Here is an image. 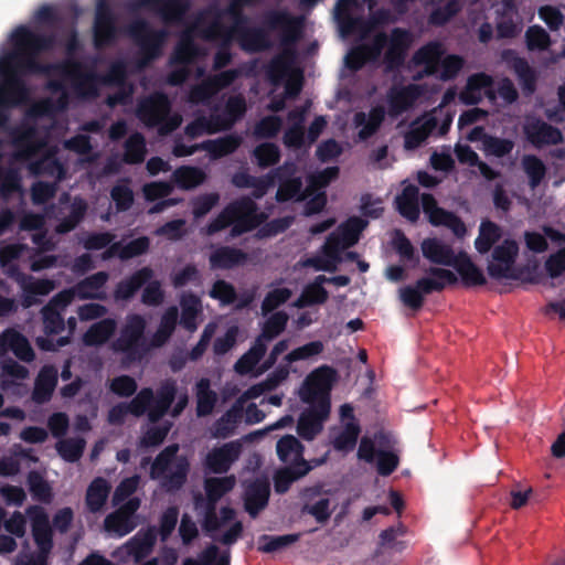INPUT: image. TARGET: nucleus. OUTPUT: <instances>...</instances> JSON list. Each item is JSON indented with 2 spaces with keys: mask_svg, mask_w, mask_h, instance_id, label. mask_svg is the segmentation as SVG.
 Listing matches in <instances>:
<instances>
[{
  "mask_svg": "<svg viewBox=\"0 0 565 565\" xmlns=\"http://www.w3.org/2000/svg\"><path fill=\"white\" fill-rule=\"evenodd\" d=\"M428 277L420 278L416 281L417 287L424 295L431 294L433 291H441L447 286L457 282L456 275L449 269L431 267L428 270Z\"/></svg>",
  "mask_w": 565,
  "mask_h": 565,
  "instance_id": "4c0bfd02",
  "label": "nucleus"
},
{
  "mask_svg": "<svg viewBox=\"0 0 565 565\" xmlns=\"http://www.w3.org/2000/svg\"><path fill=\"white\" fill-rule=\"evenodd\" d=\"M57 384V370L52 365H44L35 380L32 398L36 403L50 401Z\"/></svg>",
  "mask_w": 565,
  "mask_h": 565,
  "instance_id": "58836bf2",
  "label": "nucleus"
},
{
  "mask_svg": "<svg viewBox=\"0 0 565 565\" xmlns=\"http://www.w3.org/2000/svg\"><path fill=\"white\" fill-rule=\"evenodd\" d=\"M242 137L236 134L226 135L224 137L206 140L200 143L202 150L209 152L211 159H220L236 151L242 145Z\"/></svg>",
  "mask_w": 565,
  "mask_h": 565,
  "instance_id": "37998d69",
  "label": "nucleus"
},
{
  "mask_svg": "<svg viewBox=\"0 0 565 565\" xmlns=\"http://www.w3.org/2000/svg\"><path fill=\"white\" fill-rule=\"evenodd\" d=\"M247 111L246 99L243 94L230 96L224 105L222 114H212L218 122L216 130H230Z\"/></svg>",
  "mask_w": 565,
  "mask_h": 565,
  "instance_id": "c756f323",
  "label": "nucleus"
},
{
  "mask_svg": "<svg viewBox=\"0 0 565 565\" xmlns=\"http://www.w3.org/2000/svg\"><path fill=\"white\" fill-rule=\"evenodd\" d=\"M454 267L460 275L462 284L467 287L482 286L486 284L483 271L471 260L466 252H458Z\"/></svg>",
  "mask_w": 565,
  "mask_h": 565,
  "instance_id": "c9c22d12",
  "label": "nucleus"
},
{
  "mask_svg": "<svg viewBox=\"0 0 565 565\" xmlns=\"http://www.w3.org/2000/svg\"><path fill=\"white\" fill-rule=\"evenodd\" d=\"M266 350V343H262V340H255L250 349L244 353L235 363V372L239 375H247L253 373L254 376H258L259 374H256L260 369L258 364L264 358Z\"/></svg>",
  "mask_w": 565,
  "mask_h": 565,
  "instance_id": "a19ab883",
  "label": "nucleus"
},
{
  "mask_svg": "<svg viewBox=\"0 0 565 565\" xmlns=\"http://www.w3.org/2000/svg\"><path fill=\"white\" fill-rule=\"evenodd\" d=\"M423 212L427 215L429 222L435 226H446L457 237H463L467 233V227L459 216L452 212H448L437 205L435 198L431 194L424 193L420 198Z\"/></svg>",
  "mask_w": 565,
  "mask_h": 565,
  "instance_id": "f3484780",
  "label": "nucleus"
},
{
  "mask_svg": "<svg viewBox=\"0 0 565 565\" xmlns=\"http://www.w3.org/2000/svg\"><path fill=\"white\" fill-rule=\"evenodd\" d=\"M150 242L146 236L138 237L125 245L116 242L104 253V258L117 256L122 260L130 259L146 253L149 248Z\"/></svg>",
  "mask_w": 565,
  "mask_h": 565,
  "instance_id": "09e8293b",
  "label": "nucleus"
},
{
  "mask_svg": "<svg viewBox=\"0 0 565 565\" xmlns=\"http://www.w3.org/2000/svg\"><path fill=\"white\" fill-rule=\"evenodd\" d=\"M13 52L8 55L6 63L14 62L15 66L30 73L42 71L36 61V55L49 51L54 45L52 35H44L28 26L17 28L11 35Z\"/></svg>",
  "mask_w": 565,
  "mask_h": 565,
  "instance_id": "423d86ee",
  "label": "nucleus"
},
{
  "mask_svg": "<svg viewBox=\"0 0 565 565\" xmlns=\"http://www.w3.org/2000/svg\"><path fill=\"white\" fill-rule=\"evenodd\" d=\"M418 194V188L409 184L396 198L398 212L412 222L417 221L419 217Z\"/></svg>",
  "mask_w": 565,
  "mask_h": 565,
  "instance_id": "603ef678",
  "label": "nucleus"
},
{
  "mask_svg": "<svg viewBox=\"0 0 565 565\" xmlns=\"http://www.w3.org/2000/svg\"><path fill=\"white\" fill-rule=\"evenodd\" d=\"M129 35L138 42L145 55L141 66L147 65L161 54L163 43L168 36L166 30L152 31L148 29L145 21L138 20L128 26Z\"/></svg>",
  "mask_w": 565,
  "mask_h": 565,
  "instance_id": "4468645a",
  "label": "nucleus"
},
{
  "mask_svg": "<svg viewBox=\"0 0 565 565\" xmlns=\"http://www.w3.org/2000/svg\"><path fill=\"white\" fill-rule=\"evenodd\" d=\"M236 35L241 49L247 53L263 52L271 46L266 33L260 29L239 30Z\"/></svg>",
  "mask_w": 565,
  "mask_h": 565,
  "instance_id": "6e6d98bb",
  "label": "nucleus"
},
{
  "mask_svg": "<svg viewBox=\"0 0 565 565\" xmlns=\"http://www.w3.org/2000/svg\"><path fill=\"white\" fill-rule=\"evenodd\" d=\"M361 433L360 424H345L331 430V443L335 450L351 451L356 446Z\"/></svg>",
  "mask_w": 565,
  "mask_h": 565,
  "instance_id": "c03bdc74",
  "label": "nucleus"
},
{
  "mask_svg": "<svg viewBox=\"0 0 565 565\" xmlns=\"http://www.w3.org/2000/svg\"><path fill=\"white\" fill-rule=\"evenodd\" d=\"M226 206L233 218L232 237L253 231L266 220L265 213L258 212L256 203L250 198H241Z\"/></svg>",
  "mask_w": 565,
  "mask_h": 565,
  "instance_id": "9b49d317",
  "label": "nucleus"
},
{
  "mask_svg": "<svg viewBox=\"0 0 565 565\" xmlns=\"http://www.w3.org/2000/svg\"><path fill=\"white\" fill-rule=\"evenodd\" d=\"M175 382L168 380L163 382L158 391L153 405L148 414L149 420L156 423L159 420L169 409L175 395Z\"/></svg>",
  "mask_w": 565,
  "mask_h": 565,
  "instance_id": "3c124183",
  "label": "nucleus"
},
{
  "mask_svg": "<svg viewBox=\"0 0 565 565\" xmlns=\"http://www.w3.org/2000/svg\"><path fill=\"white\" fill-rule=\"evenodd\" d=\"M527 140L536 148L558 145L563 141L562 132L542 120H531L524 126Z\"/></svg>",
  "mask_w": 565,
  "mask_h": 565,
  "instance_id": "c85d7f7f",
  "label": "nucleus"
},
{
  "mask_svg": "<svg viewBox=\"0 0 565 565\" xmlns=\"http://www.w3.org/2000/svg\"><path fill=\"white\" fill-rule=\"evenodd\" d=\"M116 38V25L110 11L107 8L97 9L94 23V44L96 49H102L114 41Z\"/></svg>",
  "mask_w": 565,
  "mask_h": 565,
  "instance_id": "473e14b6",
  "label": "nucleus"
},
{
  "mask_svg": "<svg viewBox=\"0 0 565 565\" xmlns=\"http://www.w3.org/2000/svg\"><path fill=\"white\" fill-rule=\"evenodd\" d=\"M438 111L439 109H433L412 122L409 130L404 136L406 149L418 148L437 129L440 120Z\"/></svg>",
  "mask_w": 565,
  "mask_h": 565,
  "instance_id": "5701e85b",
  "label": "nucleus"
},
{
  "mask_svg": "<svg viewBox=\"0 0 565 565\" xmlns=\"http://www.w3.org/2000/svg\"><path fill=\"white\" fill-rule=\"evenodd\" d=\"M62 75L72 79V89L81 99H92L97 97L98 76L95 73H82V64L77 61H64L57 66Z\"/></svg>",
  "mask_w": 565,
  "mask_h": 565,
  "instance_id": "2eb2a0df",
  "label": "nucleus"
},
{
  "mask_svg": "<svg viewBox=\"0 0 565 565\" xmlns=\"http://www.w3.org/2000/svg\"><path fill=\"white\" fill-rule=\"evenodd\" d=\"M366 223L360 217H351L339 225L326 239L319 255L308 257L299 265L316 270L335 271L341 263V254L355 245Z\"/></svg>",
  "mask_w": 565,
  "mask_h": 565,
  "instance_id": "20e7f679",
  "label": "nucleus"
},
{
  "mask_svg": "<svg viewBox=\"0 0 565 565\" xmlns=\"http://www.w3.org/2000/svg\"><path fill=\"white\" fill-rule=\"evenodd\" d=\"M199 47L188 32H184L174 47L170 64H190L199 56Z\"/></svg>",
  "mask_w": 565,
  "mask_h": 565,
  "instance_id": "774afa93",
  "label": "nucleus"
},
{
  "mask_svg": "<svg viewBox=\"0 0 565 565\" xmlns=\"http://www.w3.org/2000/svg\"><path fill=\"white\" fill-rule=\"evenodd\" d=\"M247 255L237 248L218 247L210 255V264L214 269H231L246 262Z\"/></svg>",
  "mask_w": 565,
  "mask_h": 565,
  "instance_id": "49530a36",
  "label": "nucleus"
},
{
  "mask_svg": "<svg viewBox=\"0 0 565 565\" xmlns=\"http://www.w3.org/2000/svg\"><path fill=\"white\" fill-rule=\"evenodd\" d=\"M311 467L308 462H302L300 467H285L277 470L274 476L275 491L278 493H285L294 481L307 475Z\"/></svg>",
  "mask_w": 565,
  "mask_h": 565,
  "instance_id": "e2e57ef3",
  "label": "nucleus"
},
{
  "mask_svg": "<svg viewBox=\"0 0 565 565\" xmlns=\"http://www.w3.org/2000/svg\"><path fill=\"white\" fill-rule=\"evenodd\" d=\"M1 74L4 78L0 83V129L9 120L8 108L25 104L30 95L24 82L10 72L8 65L1 66Z\"/></svg>",
  "mask_w": 565,
  "mask_h": 565,
  "instance_id": "9d476101",
  "label": "nucleus"
},
{
  "mask_svg": "<svg viewBox=\"0 0 565 565\" xmlns=\"http://www.w3.org/2000/svg\"><path fill=\"white\" fill-rule=\"evenodd\" d=\"M147 321L139 313H130L126 317L118 337L113 341L111 349L122 356L125 364L141 362L151 350V338L146 339Z\"/></svg>",
  "mask_w": 565,
  "mask_h": 565,
  "instance_id": "39448f33",
  "label": "nucleus"
},
{
  "mask_svg": "<svg viewBox=\"0 0 565 565\" xmlns=\"http://www.w3.org/2000/svg\"><path fill=\"white\" fill-rule=\"evenodd\" d=\"M71 303L70 291H60L42 308L44 332L58 334L64 330L62 311Z\"/></svg>",
  "mask_w": 565,
  "mask_h": 565,
  "instance_id": "aec40b11",
  "label": "nucleus"
},
{
  "mask_svg": "<svg viewBox=\"0 0 565 565\" xmlns=\"http://www.w3.org/2000/svg\"><path fill=\"white\" fill-rule=\"evenodd\" d=\"M241 452L242 444L238 440L214 447L207 452L204 459V467L213 473H225L238 460Z\"/></svg>",
  "mask_w": 565,
  "mask_h": 565,
  "instance_id": "a211bd4d",
  "label": "nucleus"
},
{
  "mask_svg": "<svg viewBox=\"0 0 565 565\" xmlns=\"http://www.w3.org/2000/svg\"><path fill=\"white\" fill-rule=\"evenodd\" d=\"M181 326L189 332H194L198 329V318L202 312L201 300L198 296L191 292H184L180 298Z\"/></svg>",
  "mask_w": 565,
  "mask_h": 565,
  "instance_id": "de8ad7c7",
  "label": "nucleus"
},
{
  "mask_svg": "<svg viewBox=\"0 0 565 565\" xmlns=\"http://www.w3.org/2000/svg\"><path fill=\"white\" fill-rule=\"evenodd\" d=\"M68 205V214L63 217H57L58 223L55 226V232L57 234H66L77 227V225L84 220L88 204L85 199L81 196H75L71 201V195L68 193H63L58 199V204H67Z\"/></svg>",
  "mask_w": 565,
  "mask_h": 565,
  "instance_id": "393cba45",
  "label": "nucleus"
},
{
  "mask_svg": "<svg viewBox=\"0 0 565 565\" xmlns=\"http://www.w3.org/2000/svg\"><path fill=\"white\" fill-rule=\"evenodd\" d=\"M235 484L236 478L233 475L207 478L204 482L209 508L202 526L206 535L224 545L234 544L243 533V524L236 520L234 509L224 507L220 510V515L215 512L216 502L231 492Z\"/></svg>",
  "mask_w": 565,
  "mask_h": 565,
  "instance_id": "7ed1b4c3",
  "label": "nucleus"
},
{
  "mask_svg": "<svg viewBox=\"0 0 565 565\" xmlns=\"http://www.w3.org/2000/svg\"><path fill=\"white\" fill-rule=\"evenodd\" d=\"M356 7L358 0H338L335 4V19L344 33H353L361 23L360 19L353 17Z\"/></svg>",
  "mask_w": 565,
  "mask_h": 565,
  "instance_id": "4d7b16f0",
  "label": "nucleus"
},
{
  "mask_svg": "<svg viewBox=\"0 0 565 565\" xmlns=\"http://www.w3.org/2000/svg\"><path fill=\"white\" fill-rule=\"evenodd\" d=\"M424 85L409 84L401 87H392L387 94L390 114L398 116L409 108L425 94Z\"/></svg>",
  "mask_w": 565,
  "mask_h": 565,
  "instance_id": "4be33fe9",
  "label": "nucleus"
},
{
  "mask_svg": "<svg viewBox=\"0 0 565 565\" xmlns=\"http://www.w3.org/2000/svg\"><path fill=\"white\" fill-rule=\"evenodd\" d=\"M413 42L409 31L395 28L392 30L388 46L384 53V64L386 72H392L401 67L406 57V53Z\"/></svg>",
  "mask_w": 565,
  "mask_h": 565,
  "instance_id": "6ab92c4d",
  "label": "nucleus"
},
{
  "mask_svg": "<svg viewBox=\"0 0 565 565\" xmlns=\"http://www.w3.org/2000/svg\"><path fill=\"white\" fill-rule=\"evenodd\" d=\"M420 247L423 256L433 264L452 266L457 259L454 248L439 238H425Z\"/></svg>",
  "mask_w": 565,
  "mask_h": 565,
  "instance_id": "7c9ffc66",
  "label": "nucleus"
},
{
  "mask_svg": "<svg viewBox=\"0 0 565 565\" xmlns=\"http://www.w3.org/2000/svg\"><path fill=\"white\" fill-rule=\"evenodd\" d=\"M384 117L385 110L381 106L373 107L367 115L363 111L356 113L354 124L356 127H361L359 131L360 139L365 140L373 136L383 122Z\"/></svg>",
  "mask_w": 565,
  "mask_h": 565,
  "instance_id": "8fccbe9b",
  "label": "nucleus"
},
{
  "mask_svg": "<svg viewBox=\"0 0 565 565\" xmlns=\"http://www.w3.org/2000/svg\"><path fill=\"white\" fill-rule=\"evenodd\" d=\"M117 328L115 319L107 318L92 324L83 335L86 345H102L114 334Z\"/></svg>",
  "mask_w": 565,
  "mask_h": 565,
  "instance_id": "864d4df0",
  "label": "nucleus"
},
{
  "mask_svg": "<svg viewBox=\"0 0 565 565\" xmlns=\"http://www.w3.org/2000/svg\"><path fill=\"white\" fill-rule=\"evenodd\" d=\"M269 492V483L266 480L256 479L246 484L244 505L250 516L255 518L267 505Z\"/></svg>",
  "mask_w": 565,
  "mask_h": 565,
  "instance_id": "2f4dec72",
  "label": "nucleus"
},
{
  "mask_svg": "<svg viewBox=\"0 0 565 565\" xmlns=\"http://www.w3.org/2000/svg\"><path fill=\"white\" fill-rule=\"evenodd\" d=\"M28 170L32 175L45 174L55 179L56 184L64 180L66 171L64 166L54 158L44 157L29 163Z\"/></svg>",
  "mask_w": 565,
  "mask_h": 565,
  "instance_id": "bf43d9fd",
  "label": "nucleus"
},
{
  "mask_svg": "<svg viewBox=\"0 0 565 565\" xmlns=\"http://www.w3.org/2000/svg\"><path fill=\"white\" fill-rule=\"evenodd\" d=\"M9 351L24 362H31L34 359V351L28 339L13 328L6 329L0 334V358Z\"/></svg>",
  "mask_w": 565,
  "mask_h": 565,
  "instance_id": "cd10ccee",
  "label": "nucleus"
},
{
  "mask_svg": "<svg viewBox=\"0 0 565 565\" xmlns=\"http://www.w3.org/2000/svg\"><path fill=\"white\" fill-rule=\"evenodd\" d=\"M296 172V167L291 173H285L280 182L276 198L280 202L295 200L302 201L311 196L309 188L302 190V181L300 178H289Z\"/></svg>",
  "mask_w": 565,
  "mask_h": 565,
  "instance_id": "79ce46f5",
  "label": "nucleus"
},
{
  "mask_svg": "<svg viewBox=\"0 0 565 565\" xmlns=\"http://www.w3.org/2000/svg\"><path fill=\"white\" fill-rule=\"evenodd\" d=\"M8 275L20 286L22 291L21 305L25 309L40 302L36 298L38 296H47L56 287L53 279L35 278L31 275L23 274L19 270L18 266L9 268Z\"/></svg>",
  "mask_w": 565,
  "mask_h": 565,
  "instance_id": "ddd939ff",
  "label": "nucleus"
},
{
  "mask_svg": "<svg viewBox=\"0 0 565 565\" xmlns=\"http://www.w3.org/2000/svg\"><path fill=\"white\" fill-rule=\"evenodd\" d=\"M328 278L323 275L316 277L315 281L308 284L300 297L296 300L295 306L303 308L307 306L323 303L328 299V291L323 288V284L327 282Z\"/></svg>",
  "mask_w": 565,
  "mask_h": 565,
  "instance_id": "5fc2aeb1",
  "label": "nucleus"
},
{
  "mask_svg": "<svg viewBox=\"0 0 565 565\" xmlns=\"http://www.w3.org/2000/svg\"><path fill=\"white\" fill-rule=\"evenodd\" d=\"M335 379V371L322 365L313 370L305 380L299 395L309 407L299 417L298 434L308 440L321 431L323 422L330 414V392Z\"/></svg>",
  "mask_w": 565,
  "mask_h": 565,
  "instance_id": "f03ea898",
  "label": "nucleus"
},
{
  "mask_svg": "<svg viewBox=\"0 0 565 565\" xmlns=\"http://www.w3.org/2000/svg\"><path fill=\"white\" fill-rule=\"evenodd\" d=\"M154 542L156 533L152 530L139 531L121 547V551L139 563L151 553Z\"/></svg>",
  "mask_w": 565,
  "mask_h": 565,
  "instance_id": "f704fd0d",
  "label": "nucleus"
},
{
  "mask_svg": "<svg viewBox=\"0 0 565 565\" xmlns=\"http://www.w3.org/2000/svg\"><path fill=\"white\" fill-rule=\"evenodd\" d=\"M295 163L294 162H285L281 167L270 171L268 174L264 177H254V184L249 185L253 189V195L256 199L262 198L269 188L275 185L277 180H281L285 173H291L294 171Z\"/></svg>",
  "mask_w": 565,
  "mask_h": 565,
  "instance_id": "680f3d73",
  "label": "nucleus"
},
{
  "mask_svg": "<svg viewBox=\"0 0 565 565\" xmlns=\"http://www.w3.org/2000/svg\"><path fill=\"white\" fill-rule=\"evenodd\" d=\"M179 445L167 446L154 459L150 469V477L160 482L161 488L171 492L179 490L190 470V462L185 456H178Z\"/></svg>",
  "mask_w": 565,
  "mask_h": 565,
  "instance_id": "1a4fd4ad",
  "label": "nucleus"
},
{
  "mask_svg": "<svg viewBox=\"0 0 565 565\" xmlns=\"http://www.w3.org/2000/svg\"><path fill=\"white\" fill-rule=\"evenodd\" d=\"M36 129L33 126L17 129L12 132V145L17 148L13 153L15 160H28L46 146V141L33 140Z\"/></svg>",
  "mask_w": 565,
  "mask_h": 565,
  "instance_id": "bb28decb",
  "label": "nucleus"
},
{
  "mask_svg": "<svg viewBox=\"0 0 565 565\" xmlns=\"http://www.w3.org/2000/svg\"><path fill=\"white\" fill-rule=\"evenodd\" d=\"M139 508L140 499L136 497L119 505L117 510L106 516L104 521L105 531L118 537L134 531L137 526L135 513Z\"/></svg>",
  "mask_w": 565,
  "mask_h": 565,
  "instance_id": "dca6fc26",
  "label": "nucleus"
},
{
  "mask_svg": "<svg viewBox=\"0 0 565 565\" xmlns=\"http://www.w3.org/2000/svg\"><path fill=\"white\" fill-rule=\"evenodd\" d=\"M196 414L198 416L210 415L217 402V395L211 390V383L209 379H201L196 383Z\"/></svg>",
  "mask_w": 565,
  "mask_h": 565,
  "instance_id": "0e129e2a",
  "label": "nucleus"
},
{
  "mask_svg": "<svg viewBox=\"0 0 565 565\" xmlns=\"http://www.w3.org/2000/svg\"><path fill=\"white\" fill-rule=\"evenodd\" d=\"M501 228L491 221H483L480 224L479 235L475 246L480 254H487L491 247L501 238Z\"/></svg>",
  "mask_w": 565,
  "mask_h": 565,
  "instance_id": "338daca9",
  "label": "nucleus"
},
{
  "mask_svg": "<svg viewBox=\"0 0 565 565\" xmlns=\"http://www.w3.org/2000/svg\"><path fill=\"white\" fill-rule=\"evenodd\" d=\"M179 317L177 306H171L166 309L161 316L160 323L156 332L151 335V345L154 348L163 347L171 335L173 334Z\"/></svg>",
  "mask_w": 565,
  "mask_h": 565,
  "instance_id": "a18cd8bd",
  "label": "nucleus"
},
{
  "mask_svg": "<svg viewBox=\"0 0 565 565\" xmlns=\"http://www.w3.org/2000/svg\"><path fill=\"white\" fill-rule=\"evenodd\" d=\"M110 486L104 478L94 479L86 492V505L90 512L100 511L109 495Z\"/></svg>",
  "mask_w": 565,
  "mask_h": 565,
  "instance_id": "13d9d810",
  "label": "nucleus"
},
{
  "mask_svg": "<svg viewBox=\"0 0 565 565\" xmlns=\"http://www.w3.org/2000/svg\"><path fill=\"white\" fill-rule=\"evenodd\" d=\"M492 83V77L486 73L472 74L468 77L466 87L459 94L460 102L466 105H475L486 96L494 104L497 96Z\"/></svg>",
  "mask_w": 565,
  "mask_h": 565,
  "instance_id": "412c9836",
  "label": "nucleus"
},
{
  "mask_svg": "<svg viewBox=\"0 0 565 565\" xmlns=\"http://www.w3.org/2000/svg\"><path fill=\"white\" fill-rule=\"evenodd\" d=\"M205 172L196 167L182 166L173 171L172 179L178 188L191 190L205 181Z\"/></svg>",
  "mask_w": 565,
  "mask_h": 565,
  "instance_id": "052dcab7",
  "label": "nucleus"
},
{
  "mask_svg": "<svg viewBox=\"0 0 565 565\" xmlns=\"http://www.w3.org/2000/svg\"><path fill=\"white\" fill-rule=\"evenodd\" d=\"M33 541L38 547L36 553L21 554L15 565H47L49 556L53 550V529L45 509L41 505H29L25 509Z\"/></svg>",
  "mask_w": 565,
  "mask_h": 565,
  "instance_id": "6e6552de",
  "label": "nucleus"
},
{
  "mask_svg": "<svg viewBox=\"0 0 565 565\" xmlns=\"http://www.w3.org/2000/svg\"><path fill=\"white\" fill-rule=\"evenodd\" d=\"M146 152L145 137L139 132H135L125 141L122 160L128 164H138L143 162Z\"/></svg>",
  "mask_w": 565,
  "mask_h": 565,
  "instance_id": "69168bd1",
  "label": "nucleus"
},
{
  "mask_svg": "<svg viewBox=\"0 0 565 565\" xmlns=\"http://www.w3.org/2000/svg\"><path fill=\"white\" fill-rule=\"evenodd\" d=\"M445 53L444 46L439 42H429L419 47L413 55L415 65H423L424 70L414 76L415 81L424 76L438 74L439 63Z\"/></svg>",
  "mask_w": 565,
  "mask_h": 565,
  "instance_id": "a878e982",
  "label": "nucleus"
},
{
  "mask_svg": "<svg viewBox=\"0 0 565 565\" xmlns=\"http://www.w3.org/2000/svg\"><path fill=\"white\" fill-rule=\"evenodd\" d=\"M277 455L287 467H300L302 462H307L303 459V446L291 435H286L278 440Z\"/></svg>",
  "mask_w": 565,
  "mask_h": 565,
  "instance_id": "ea45409f",
  "label": "nucleus"
},
{
  "mask_svg": "<svg viewBox=\"0 0 565 565\" xmlns=\"http://www.w3.org/2000/svg\"><path fill=\"white\" fill-rule=\"evenodd\" d=\"M136 116L148 128L158 127L160 135H168L182 124L180 114H171V102L161 92H156L139 100Z\"/></svg>",
  "mask_w": 565,
  "mask_h": 565,
  "instance_id": "0eeeda50",
  "label": "nucleus"
},
{
  "mask_svg": "<svg viewBox=\"0 0 565 565\" xmlns=\"http://www.w3.org/2000/svg\"><path fill=\"white\" fill-rule=\"evenodd\" d=\"M268 24L280 31L279 45L281 51L273 56L264 66L267 82L273 86L284 83L287 97H297L302 90L303 73L295 66L296 45L302 39L305 20L286 10L274 11L268 15Z\"/></svg>",
  "mask_w": 565,
  "mask_h": 565,
  "instance_id": "f257e3e1",
  "label": "nucleus"
},
{
  "mask_svg": "<svg viewBox=\"0 0 565 565\" xmlns=\"http://www.w3.org/2000/svg\"><path fill=\"white\" fill-rule=\"evenodd\" d=\"M152 277L153 270L150 267L138 269L130 277L118 282L114 291L115 299L129 300Z\"/></svg>",
  "mask_w": 565,
  "mask_h": 565,
  "instance_id": "e433bc0d",
  "label": "nucleus"
},
{
  "mask_svg": "<svg viewBox=\"0 0 565 565\" xmlns=\"http://www.w3.org/2000/svg\"><path fill=\"white\" fill-rule=\"evenodd\" d=\"M519 255V245L514 239H504L497 245L488 263V274L493 279H516L515 260Z\"/></svg>",
  "mask_w": 565,
  "mask_h": 565,
  "instance_id": "f8f14e48",
  "label": "nucleus"
},
{
  "mask_svg": "<svg viewBox=\"0 0 565 565\" xmlns=\"http://www.w3.org/2000/svg\"><path fill=\"white\" fill-rule=\"evenodd\" d=\"M243 406L234 403L210 428L211 436L217 439H225L232 436L243 418Z\"/></svg>",
  "mask_w": 565,
  "mask_h": 565,
  "instance_id": "72a5a7b5",
  "label": "nucleus"
},
{
  "mask_svg": "<svg viewBox=\"0 0 565 565\" xmlns=\"http://www.w3.org/2000/svg\"><path fill=\"white\" fill-rule=\"evenodd\" d=\"M108 279L109 275L106 271H98L82 279L72 288L64 289L63 291H70L71 302L74 300L75 297L82 300H104L106 299L105 286Z\"/></svg>",
  "mask_w": 565,
  "mask_h": 565,
  "instance_id": "b1692460",
  "label": "nucleus"
}]
</instances>
